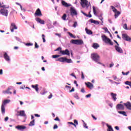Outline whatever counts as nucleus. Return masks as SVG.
Here are the masks:
<instances>
[{"label": "nucleus", "mask_w": 131, "mask_h": 131, "mask_svg": "<svg viewBox=\"0 0 131 131\" xmlns=\"http://www.w3.org/2000/svg\"><path fill=\"white\" fill-rule=\"evenodd\" d=\"M77 21H74V24L73 25V27H74V28H76V26H77Z\"/></svg>", "instance_id": "obj_44"}, {"label": "nucleus", "mask_w": 131, "mask_h": 131, "mask_svg": "<svg viewBox=\"0 0 131 131\" xmlns=\"http://www.w3.org/2000/svg\"><path fill=\"white\" fill-rule=\"evenodd\" d=\"M111 96L114 102L116 101V100H117V98H116V96H117V94L112 92L111 93Z\"/></svg>", "instance_id": "obj_22"}, {"label": "nucleus", "mask_w": 131, "mask_h": 131, "mask_svg": "<svg viewBox=\"0 0 131 131\" xmlns=\"http://www.w3.org/2000/svg\"><path fill=\"white\" fill-rule=\"evenodd\" d=\"M1 112L3 114H5L6 113V108H5V105L2 104L1 106Z\"/></svg>", "instance_id": "obj_27"}, {"label": "nucleus", "mask_w": 131, "mask_h": 131, "mask_svg": "<svg viewBox=\"0 0 131 131\" xmlns=\"http://www.w3.org/2000/svg\"><path fill=\"white\" fill-rule=\"evenodd\" d=\"M117 110H124V106L122 104H118L116 105Z\"/></svg>", "instance_id": "obj_19"}, {"label": "nucleus", "mask_w": 131, "mask_h": 131, "mask_svg": "<svg viewBox=\"0 0 131 131\" xmlns=\"http://www.w3.org/2000/svg\"><path fill=\"white\" fill-rule=\"evenodd\" d=\"M10 29L11 32H13L14 29H18V28L16 26V24H15V23H12L10 26Z\"/></svg>", "instance_id": "obj_15"}, {"label": "nucleus", "mask_w": 131, "mask_h": 131, "mask_svg": "<svg viewBox=\"0 0 131 131\" xmlns=\"http://www.w3.org/2000/svg\"><path fill=\"white\" fill-rule=\"evenodd\" d=\"M0 8H3V9H9V6L6 7V5H2V4L0 2Z\"/></svg>", "instance_id": "obj_39"}, {"label": "nucleus", "mask_w": 131, "mask_h": 131, "mask_svg": "<svg viewBox=\"0 0 131 131\" xmlns=\"http://www.w3.org/2000/svg\"><path fill=\"white\" fill-rule=\"evenodd\" d=\"M15 39H16L17 41H19L20 42H21V39H20V38L18 37H15Z\"/></svg>", "instance_id": "obj_56"}, {"label": "nucleus", "mask_w": 131, "mask_h": 131, "mask_svg": "<svg viewBox=\"0 0 131 131\" xmlns=\"http://www.w3.org/2000/svg\"><path fill=\"white\" fill-rule=\"evenodd\" d=\"M118 113H119V114H121L122 115H123V116H127L126 112L124 111H118Z\"/></svg>", "instance_id": "obj_33"}, {"label": "nucleus", "mask_w": 131, "mask_h": 131, "mask_svg": "<svg viewBox=\"0 0 131 131\" xmlns=\"http://www.w3.org/2000/svg\"><path fill=\"white\" fill-rule=\"evenodd\" d=\"M98 18H99V19L100 20L102 23H104V22L103 21V16H102V15L101 14L99 16H98Z\"/></svg>", "instance_id": "obj_40"}, {"label": "nucleus", "mask_w": 131, "mask_h": 131, "mask_svg": "<svg viewBox=\"0 0 131 131\" xmlns=\"http://www.w3.org/2000/svg\"><path fill=\"white\" fill-rule=\"evenodd\" d=\"M61 5L66 8L71 7V4L67 3V2H65L64 0H61Z\"/></svg>", "instance_id": "obj_16"}, {"label": "nucleus", "mask_w": 131, "mask_h": 131, "mask_svg": "<svg viewBox=\"0 0 131 131\" xmlns=\"http://www.w3.org/2000/svg\"><path fill=\"white\" fill-rule=\"evenodd\" d=\"M123 28H124V29L125 30H129V29L127 28V25L126 24H125L123 25Z\"/></svg>", "instance_id": "obj_38"}, {"label": "nucleus", "mask_w": 131, "mask_h": 131, "mask_svg": "<svg viewBox=\"0 0 131 131\" xmlns=\"http://www.w3.org/2000/svg\"><path fill=\"white\" fill-rule=\"evenodd\" d=\"M74 123L76 124V125H78V121L77 120H74Z\"/></svg>", "instance_id": "obj_54"}, {"label": "nucleus", "mask_w": 131, "mask_h": 131, "mask_svg": "<svg viewBox=\"0 0 131 131\" xmlns=\"http://www.w3.org/2000/svg\"><path fill=\"white\" fill-rule=\"evenodd\" d=\"M15 12H16V11H15V10L12 9V10L11 11V12L10 13V15H12V14H14V13H15Z\"/></svg>", "instance_id": "obj_63"}, {"label": "nucleus", "mask_w": 131, "mask_h": 131, "mask_svg": "<svg viewBox=\"0 0 131 131\" xmlns=\"http://www.w3.org/2000/svg\"><path fill=\"white\" fill-rule=\"evenodd\" d=\"M81 92L84 94V93H85V91L84 90V88H82L81 89Z\"/></svg>", "instance_id": "obj_62"}, {"label": "nucleus", "mask_w": 131, "mask_h": 131, "mask_svg": "<svg viewBox=\"0 0 131 131\" xmlns=\"http://www.w3.org/2000/svg\"><path fill=\"white\" fill-rule=\"evenodd\" d=\"M25 89V85H22L20 87V90H24Z\"/></svg>", "instance_id": "obj_55"}, {"label": "nucleus", "mask_w": 131, "mask_h": 131, "mask_svg": "<svg viewBox=\"0 0 131 131\" xmlns=\"http://www.w3.org/2000/svg\"><path fill=\"white\" fill-rule=\"evenodd\" d=\"M86 33L89 35H92L93 34V32L91 30L88 29L86 28L85 29Z\"/></svg>", "instance_id": "obj_28"}, {"label": "nucleus", "mask_w": 131, "mask_h": 131, "mask_svg": "<svg viewBox=\"0 0 131 131\" xmlns=\"http://www.w3.org/2000/svg\"><path fill=\"white\" fill-rule=\"evenodd\" d=\"M85 84L89 89H93L94 88V84L91 83V82H85Z\"/></svg>", "instance_id": "obj_20"}, {"label": "nucleus", "mask_w": 131, "mask_h": 131, "mask_svg": "<svg viewBox=\"0 0 131 131\" xmlns=\"http://www.w3.org/2000/svg\"><path fill=\"white\" fill-rule=\"evenodd\" d=\"M47 93H48V91L44 90L43 93H40V95H42V96H43V95H46V94H47Z\"/></svg>", "instance_id": "obj_51"}, {"label": "nucleus", "mask_w": 131, "mask_h": 131, "mask_svg": "<svg viewBox=\"0 0 131 131\" xmlns=\"http://www.w3.org/2000/svg\"><path fill=\"white\" fill-rule=\"evenodd\" d=\"M57 128H58V125L55 124V125H54L53 129H57Z\"/></svg>", "instance_id": "obj_61"}, {"label": "nucleus", "mask_w": 131, "mask_h": 131, "mask_svg": "<svg viewBox=\"0 0 131 131\" xmlns=\"http://www.w3.org/2000/svg\"><path fill=\"white\" fill-rule=\"evenodd\" d=\"M60 54L61 55H67V56H70V51L68 49H66L65 50L60 51Z\"/></svg>", "instance_id": "obj_10"}, {"label": "nucleus", "mask_w": 131, "mask_h": 131, "mask_svg": "<svg viewBox=\"0 0 131 131\" xmlns=\"http://www.w3.org/2000/svg\"><path fill=\"white\" fill-rule=\"evenodd\" d=\"M128 73H129V72H127L126 73H124V72H122V74H123V75H128Z\"/></svg>", "instance_id": "obj_53"}, {"label": "nucleus", "mask_w": 131, "mask_h": 131, "mask_svg": "<svg viewBox=\"0 0 131 131\" xmlns=\"http://www.w3.org/2000/svg\"><path fill=\"white\" fill-rule=\"evenodd\" d=\"M115 49L118 53H120V54H122L123 53V50L121 49V48L119 47V46L115 45Z\"/></svg>", "instance_id": "obj_14"}, {"label": "nucleus", "mask_w": 131, "mask_h": 131, "mask_svg": "<svg viewBox=\"0 0 131 131\" xmlns=\"http://www.w3.org/2000/svg\"><path fill=\"white\" fill-rule=\"evenodd\" d=\"M4 57L6 62H8V63L11 62V57H10V56H9L8 53H7V52H4Z\"/></svg>", "instance_id": "obj_6"}, {"label": "nucleus", "mask_w": 131, "mask_h": 131, "mask_svg": "<svg viewBox=\"0 0 131 131\" xmlns=\"http://www.w3.org/2000/svg\"><path fill=\"white\" fill-rule=\"evenodd\" d=\"M125 84H126L127 85H129V86H130V82L127 81L126 82H125Z\"/></svg>", "instance_id": "obj_47"}, {"label": "nucleus", "mask_w": 131, "mask_h": 131, "mask_svg": "<svg viewBox=\"0 0 131 131\" xmlns=\"http://www.w3.org/2000/svg\"><path fill=\"white\" fill-rule=\"evenodd\" d=\"M39 48V46L37 45V43L36 42H35V49H38Z\"/></svg>", "instance_id": "obj_48"}, {"label": "nucleus", "mask_w": 131, "mask_h": 131, "mask_svg": "<svg viewBox=\"0 0 131 131\" xmlns=\"http://www.w3.org/2000/svg\"><path fill=\"white\" fill-rule=\"evenodd\" d=\"M89 2H88V0H81V5L82 7V8H89Z\"/></svg>", "instance_id": "obj_7"}, {"label": "nucleus", "mask_w": 131, "mask_h": 131, "mask_svg": "<svg viewBox=\"0 0 131 131\" xmlns=\"http://www.w3.org/2000/svg\"><path fill=\"white\" fill-rule=\"evenodd\" d=\"M116 8H118V9H120V4L119 3H116L115 5Z\"/></svg>", "instance_id": "obj_42"}, {"label": "nucleus", "mask_w": 131, "mask_h": 131, "mask_svg": "<svg viewBox=\"0 0 131 131\" xmlns=\"http://www.w3.org/2000/svg\"><path fill=\"white\" fill-rule=\"evenodd\" d=\"M124 106L126 107L128 110H131V103L129 101H127L126 103H123Z\"/></svg>", "instance_id": "obj_13"}, {"label": "nucleus", "mask_w": 131, "mask_h": 131, "mask_svg": "<svg viewBox=\"0 0 131 131\" xmlns=\"http://www.w3.org/2000/svg\"><path fill=\"white\" fill-rule=\"evenodd\" d=\"M106 125L107 127H108L107 131H114V130H113V128H112V126L111 125H109V124L107 123L106 124Z\"/></svg>", "instance_id": "obj_31"}, {"label": "nucleus", "mask_w": 131, "mask_h": 131, "mask_svg": "<svg viewBox=\"0 0 131 131\" xmlns=\"http://www.w3.org/2000/svg\"><path fill=\"white\" fill-rule=\"evenodd\" d=\"M15 128H16L17 130L23 131L26 128V126L24 125H18L17 126H15Z\"/></svg>", "instance_id": "obj_12"}, {"label": "nucleus", "mask_w": 131, "mask_h": 131, "mask_svg": "<svg viewBox=\"0 0 131 131\" xmlns=\"http://www.w3.org/2000/svg\"><path fill=\"white\" fill-rule=\"evenodd\" d=\"M20 9L21 10V11H23V12H25V11H26V9H25V8H23L22 7V6H20Z\"/></svg>", "instance_id": "obj_58"}, {"label": "nucleus", "mask_w": 131, "mask_h": 131, "mask_svg": "<svg viewBox=\"0 0 131 131\" xmlns=\"http://www.w3.org/2000/svg\"><path fill=\"white\" fill-rule=\"evenodd\" d=\"M93 13L94 15H97V12L99 11V8L93 6Z\"/></svg>", "instance_id": "obj_25"}, {"label": "nucleus", "mask_w": 131, "mask_h": 131, "mask_svg": "<svg viewBox=\"0 0 131 131\" xmlns=\"http://www.w3.org/2000/svg\"><path fill=\"white\" fill-rule=\"evenodd\" d=\"M12 88H9L6 91H4L3 92V94H7L8 95H12L13 92H12Z\"/></svg>", "instance_id": "obj_18"}, {"label": "nucleus", "mask_w": 131, "mask_h": 131, "mask_svg": "<svg viewBox=\"0 0 131 131\" xmlns=\"http://www.w3.org/2000/svg\"><path fill=\"white\" fill-rule=\"evenodd\" d=\"M54 120H55V121H60V119H59V117H56V118L54 119Z\"/></svg>", "instance_id": "obj_57"}, {"label": "nucleus", "mask_w": 131, "mask_h": 131, "mask_svg": "<svg viewBox=\"0 0 131 131\" xmlns=\"http://www.w3.org/2000/svg\"><path fill=\"white\" fill-rule=\"evenodd\" d=\"M55 35H56V36H58V37L59 38H61V33H55Z\"/></svg>", "instance_id": "obj_45"}, {"label": "nucleus", "mask_w": 131, "mask_h": 131, "mask_svg": "<svg viewBox=\"0 0 131 131\" xmlns=\"http://www.w3.org/2000/svg\"><path fill=\"white\" fill-rule=\"evenodd\" d=\"M61 50H62V48L58 47L56 49H55L54 51H55V52H57L58 51H61Z\"/></svg>", "instance_id": "obj_50"}, {"label": "nucleus", "mask_w": 131, "mask_h": 131, "mask_svg": "<svg viewBox=\"0 0 131 131\" xmlns=\"http://www.w3.org/2000/svg\"><path fill=\"white\" fill-rule=\"evenodd\" d=\"M91 23H94V24H95L96 25H99L100 24V21L96 20H94L93 18H91L89 20Z\"/></svg>", "instance_id": "obj_23"}, {"label": "nucleus", "mask_w": 131, "mask_h": 131, "mask_svg": "<svg viewBox=\"0 0 131 131\" xmlns=\"http://www.w3.org/2000/svg\"><path fill=\"white\" fill-rule=\"evenodd\" d=\"M65 62H66L67 63H72V60L71 59H68L66 57Z\"/></svg>", "instance_id": "obj_36"}, {"label": "nucleus", "mask_w": 131, "mask_h": 131, "mask_svg": "<svg viewBox=\"0 0 131 131\" xmlns=\"http://www.w3.org/2000/svg\"><path fill=\"white\" fill-rule=\"evenodd\" d=\"M91 96H92V94H89L86 95L85 96V98H91Z\"/></svg>", "instance_id": "obj_60"}, {"label": "nucleus", "mask_w": 131, "mask_h": 131, "mask_svg": "<svg viewBox=\"0 0 131 131\" xmlns=\"http://www.w3.org/2000/svg\"><path fill=\"white\" fill-rule=\"evenodd\" d=\"M66 57H60L56 60V61H59V62H62L64 63L66 61Z\"/></svg>", "instance_id": "obj_30"}, {"label": "nucleus", "mask_w": 131, "mask_h": 131, "mask_svg": "<svg viewBox=\"0 0 131 131\" xmlns=\"http://www.w3.org/2000/svg\"><path fill=\"white\" fill-rule=\"evenodd\" d=\"M102 39L103 41L105 42V43H108L110 46H113V42L110 39V38H108L107 36L103 35L101 36Z\"/></svg>", "instance_id": "obj_2"}, {"label": "nucleus", "mask_w": 131, "mask_h": 131, "mask_svg": "<svg viewBox=\"0 0 131 131\" xmlns=\"http://www.w3.org/2000/svg\"><path fill=\"white\" fill-rule=\"evenodd\" d=\"M111 8L112 9H113V11L115 13V18L116 19L118 18V16L120 15V12L117 11V9H116L115 7L113 6H111Z\"/></svg>", "instance_id": "obj_5"}, {"label": "nucleus", "mask_w": 131, "mask_h": 131, "mask_svg": "<svg viewBox=\"0 0 131 131\" xmlns=\"http://www.w3.org/2000/svg\"><path fill=\"white\" fill-rule=\"evenodd\" d=\"M0 14L2 16H5V17H8V14H9V10L6 8H3L0 10Z\"/></svg>", "instance_id": "obj_4"}, {"label": "nucleus", "mask_w": 131, "mask_h": 131, "mask_svg": "<svg viewBox=\"0 0 131 131\" xmlns=\"http://www.w3.org/2000/svg\"><path fill=\"white\" fill-rule=\"evenodd\" d=\"M16 116H22L23 117H26V114L24 111H17V114H16Z\"/></svg>", "instance_id": "obj_9"}, {"label": "nucleus", "mask_w": 131, "mask_h": 131, "mask_svg": "<svg viewBox=\"0 0 131 131\" xmlns=\"http://www.w3.org/2000/svg\"><path fill=\"white\" fill-rule=\"evenodd\" d=\"M35 16H42V14L41 13V11H40V9L39 8H38L36 10L35 13H34Z\"/></svg>", "instance_id": "obj_17"}, {"label": "nucleus", "mask_w": 131, "mask_h": 131, "mask_svg": "<svg viewBox=\"0 0 131 131\" xmlns=\"http://www.w3.org/2000/svg\"><path fill=\"white\" fill-rule=\"evenodd\" d=\"M83 126L85 128H89V127L88 126H86V123H85V122H84V123L83 124Z\"/></svg>", "instance_id": "obj_52"}, {"label": "nucleus", "mask_w": 131, "mask_h": 131, "mask_svg": "<svg viewBox=\"0 0 131 131\" xmlns=\"http://www.w3.org/2000/svg\"><path fill=\"white\" fill-rule=\"evenodd\" d=\"M59 57H60V55H52V58H53L54 59H56V58H59Z\"/></svg>", "instance_id": "obj_43"}, {"label": "nucleus", "mask_w": 131, "mask_h": 131, "mask_svg": "<svg viewBox=\"0 0 131 131\" xmlns=\"http://www.w3.org/2000/svg\"><path fill=\"white\" fill-rule=\"evenodd\" d=\"M67 33L69 34V35H70V36H71V37H72V38H76V37L74 35H73V34L72 33H71L70 32H68Z\"/></svg>", "instance_id": "obj_35"}, {"label": "nucleus", "mask_w": 131, "mask_h": 131, "mask_svg": "<svg viewBox=\"0 0 131 131\" xmlns=\"http://www.w3.org/2000/svg\"><path fill=\"white\" fill-rule=\"evenodd\" d=\"M103 29L105 31V32H107V33H109V34H110V32L108 31V28L105 27V28H103Z\"/></svg>", "instance_id": "obj_46"}, {"label": "nucleus", "mask_w": 131, "mask_h": 131, "mask_svg": "<svg viewBox=\"0 0 131 131\" xmlns=\"http://www.w3.org/2000/svg\"><path fill=\"white\" fill-rule=\"evenodd\" d=\"M91 58H92L93 61L95 62V63H97V64H102L100 61V56L97 53H92L91 54Z\"/></svg>", "instance_id": "obj_1"}, {"label": "nucleus", "mask_w": 131, "mask_h": 131, "mask_svg": "<svg viewBox=\"0 0 131 131\" xmlns=\"http://www.w3.org/2000/svg\"><path fill=\"white\" fill-rule=\"evenodd\" d=\"M35 120L33 119L32 120L30 123L29 124V126H33V125H35Z\"/></svg>", "instance_id": "obj_32"}, {"label": "nucleus", "mask_w": 131, "mask_h": 131, "mask_svg": "<svg viewBox=\"0 0 131 131\" xmlns=\"http://www.w3.org/2000/svg\"><path fill=\"white\" fill-rule=\"evenodd\" d=\"M31 88L35 90L36 93L38 94V90H39V89L38 88V84H36L35 85H32Z\"/></svg>", "instance_id": "obj_24"}, {"label": "nucleus", "mask_w": 131, "mask_h": 131, "mask_svg": "<svg viewBox=\"0 0 131 131\" xmlns=\"http://www.w3.org/2000/svg\"><path fill=\"white\" fill-rule=\"evenodd\" d=\"M70 75H71V76H73V77H75V78H76V76H75V75H74V73H72V74H70Z\"/></svg>", "instance_id": "obj_64"}, {"label": "nucleus", "mask_w": 131, "mask_h": 131, "mask_svg": "<svg viewBox=\"0 0 131 131\" xmlns=\"http://www.w3.org/2000/svg\"><path fill=\"white\" fill-rule=\"evenodd\" d=\"M70 12L71 16H76L77 15V12L74 7H71Z\"/></svg>", "instance_id": "obj_11"}, {"label": "nucleus", "mask_w": 131, "mask_h": 131, "mask_svg": "<svg viewBox=\"0 0 131 131\" xmlns=\"http://www.w3.org/2000/svg\"><path fill=\"white\" fill-rule=\"evenodd\" d=\"M70 42L71 43H73V45H78L79 46L83 45V40L82 39H72Z\"/></svg>", "instance_id": "obj_3"}, {"label": "nucleus", "mask_w": 131, "mask_h": 131, "mask_svg": "<svg viewBox=\"0 0 131 131\" xmlns=\"http://www.w3.org/2000/svg\"><path fill=\"white\" fill-rule=\"evenodd\" d=\"M122 37L123 39V40H126V41H130L131 38L127 35L126 34H122Z\"/></svg>", "instance_id": "obj_8"}, {"label": "nucleus", "mask_w": 131, "mask_h": 131, "mask_svg": "<svg viewBox=\"0 0 131 131\" xmlns=\"http://www.w3.org/2000/svg\"><path fill=\"white\" fill-rule=\"evenodd\" d=\"M74 98L76 99V100H79V96H78V93H74Z\"/></svg>", "instance_id": "obj_34"}, {"label": "nucleus", "mask_w": 131, "mask_h": 131, "mask_svg": "<svg viewBox=\"0 0 131 131\" xmlns=\"http://www.w3.org/2000/svg\"><path fill=\"white\" fill-rule=\"evenodd\" d=\"M25 46H26L27 47H30L33 46V43L30 42L26 43H25Z\"/></svg>", "instance_id": "obj_41"}, {"label": "nucleus", "mask_w": 131, "mask_h": 131, "mask_svg": "<svg viewBox=\"0 0 131 131\" xmlns=\"http://www.w3.org/2000/svg\"><path fill=\"white\" fill-rule=\"evenodd\" d=\"M81 78L82 79H84V75H83V72H81Z\"/></svg>", "instance_id": "obj_59"}, {"label": "nucleus", "mask_w": 131, "mask_h": 131, "mask_svg": "<svg viewBox=\"0 0 131 131\" xmlns=\"http://www.w3.org/2000/svg\"><path fill=\"white\" fill-rule=\"evenodd\" d=\"M67 17V15L66 13H64L63 14V16L61 17V18L62 19V20L65 21L66 20Z\"/></svg>", "instance_id": "obj_37"}, {"label": "nucleus", "mask_w": 131, "mask_h": 131, "mask_svg": "<svg viewBox=\"0 0 131 131\" xmlns=\"http://www.w3.org/2000/svg\"><path fill=\"white\" fill-rule=\"evenodd\" d=\"M10 102H11V100L10 99H6L5 100L3 103H2V105L6 106V104H9V103H10Z\"/></svg>", "instance_id": "obj_29"}, {"label": "nucleus", "mask_w": 131, "mask_h": 131, "mask_svg": "<svg viewBox=\"0 0 131 131\" xmlns=\"http://www.w3.org/2000/svg\"><path fill=\"white\" fill-rule=\"evenodd\" d=\"M35 20L38 23H40V24L45 25V20L40 19L39 17H36Z\"/></svg>", "instance_id": "obj_21"}, {"label": "nucleus", "mask_w": 131, "mask_h": 131, "mask_svg": "<svg viewBox=\"0 0 131 131\" xmlns=\"http://www.w3.org/2000/svg\"><path fill=\"white\" fill-rule=\"evenodd\" d=\"M42 38L43 40V42H46V38H45V34H42Z\"/></svg>", "instance_id": "obj_49"}, {"label": "nucleus", "mask_w": 131, "mask_h": 131, "mask_svg": "<svg viewBox=\"0 0 131 131\" xmlns=\"http://www.w3.org/2000/svg\"><path fill=\"white\" fill-rule=\"evenodd\" d=\"M92 47L94 49L97 50L98 48H100V45L97 43H93Z\"/></svg>", "instance_id": "obj_26"}]
</instances>
